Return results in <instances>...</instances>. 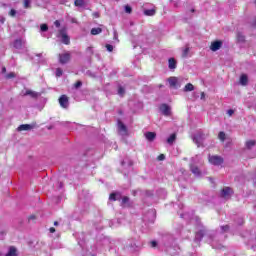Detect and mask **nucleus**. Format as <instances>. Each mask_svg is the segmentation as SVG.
I'll list each match as a JSON object with an SVG mask.
<instances>
[{"mask_svg": "<svg viewBox=\"0 0 256 256\" xmlns=\"http://www.w3.org/2000/svg\"><path fill=\"white\" fill-rule=\"evenodd\" d=\"M109 199L110 201H121V193H111Z\"/></svg>", "mask_w": 256, "mask_h": 256, "instance_id": "nucleus-17", "label": "nucleus"}, {"mask_svg": "<svg viewBox=\"0 0 256 256\" xmlns=\"http://www.w3.org/2000/svg\"><path fill=\"white\" fill-rule=\"evenodd\" d=\"M155 13H157L155 8L144 10V15H146L147 17H153V15H155Z\"/></svg>", "mask_w": 256, "mask_h": 256, "instance_id": "nucleus-21", "label": "nucleus"}, {"mask_svg": "<svg viewBox=\"0 0 256 256\" xmlns=\"http://www.w3.org/2000/svg\"><path fill=\"white\" fill-rule=\"evenodd\" d=\"M158 161H165V155L164 154H160L158 156Z\"/></svg>", "mask_w": 256, "mask_h": 256, "instance_id": "nucleus-43", "label": "nucleus"}, {"mask_svg": "<svg viewBox=\"0 0 256 256\" xmlns=\"http://www.w3.org/2000/svg\"><path fill=\"white\" fill-rule=\"evenodd\" d=\"M35 128V125L33 124H22L17 128V131H31L32 129Z\"/></svg>", "mask_w": 256, "mask_h": 256, "instance_id": "nucleus-12", "label": "nucleus"}, {"mask_svg": "<svg viewBox=\"0 0 256 256\" xmlns=\"http://www.w3.org/2000/svg\"><path fill=\"white\" fill-rule=\"evenodd\" d=\"M86 52L87 53H89L90 55H93V47H88L87 49H86Z\"/></svg>", "mask_w": 256, "mask_h": 256, "instance_id": "nucleus-42", "label": "nucleus"}, {"mask_svg": "<svg viewBox=\"0 0 256 256\" xmlns=\"http://www.w3.org/2000/svg\"><path fill=\"white\" fill-rule=\"evenodd\" d=\"M118 95H120V97H123V95H125V88H123L122 86H119Z\"/></svg>", "mask_w": 256, "mask_h": 256, "instance_id": "nucleus-33", "label": "nucleus"}, {"mask_svg": "<svg viewBox=\"0 0 256 256\" xmlns=\"http://www.w3.org/2000/svg\"><path fill=\"white\" fill-rule=\"evenodd\" d=\"M237 40L239 41V43H245V35H243V33H241V32H238Z\"/></svg>", "mask_w": 256, "mask_h": 256, "instance_id": "nucleus-26", "label": "nucleus"}, {"mask_svg": "<svg viewBox=\"0 0 256 256\" xmlns=\"http://www.w3.org/2000/svg\"><path fill=\"white\" fill-rule=\"evenodd\" d=\"M117 127H118L119 135H121L122 137H126L127 135H129L127 126L121 120H118Z\"/></svg>", "mask_w": 256, "mask_h": 256, "instance_id": "nucleus-4", "label": "nucleus"}, {"mask_svg": "<svg viewBox=\"0 0 256 256\" xmlns=\"http://www.w3.org/2000/svg\"><path fill=\"white\" fill-rule=\"evenodd\" d=\"M203 231H199L196 233V236H195V241H201V239H203Z\"/></svg>", "mask_w": 256, "mask_h": 256, "instance_id": "nucleus-30", "label": "nucleus"}, {"mask_svg": "<svg viewBox=\"0 0 256 256\" xmlns=\"http://www.w3.org/2000/svg\"><path fill=\"white\" fill-rule=\"evenodd\" d=\"M121 165H122V167H125V161L124 160L121 162Z\"/></svg>", "mask_w": 256, "mask_h": 256, "instance_id": "nucleus-53", "label": "nucleus"}, {"mask_svg": "<svg viewBox=\"0 0 256 256\" xmlns=\"http://www.w3.org/2000/svg\"><path fill=\"white\" fill-rule=\"evenodd\" d=\"M247 83H249V78L247 77L246 74H242L240 76V84H242L243 86L247 85Z\"/></svg>", "mask_w": 256, "mask_h": 256, "instance_id": "nucleus-19", "label": "nucleus"}, {"mask_svg": "<svg viewBox=\"0 0 256 256\" xmlns=\"http://www.w3.org/2000/svg\"><path fill=\"white\" fill-rule=\"evenodd\" d=\"M2 73H7V68L2 67Z\"/></svg>", "mask_w": 256, "mask_h": 256, "instance_id": "nucleus-50", "label": "nucleus"}, {"mask_svg": "<svg viewBox=\"0 0 256 256\" xmlns=\"http://www.w3.org/2000/svg\"><path fill=\"white\" fill-rule=\"evenodd\" d=\"M255 145H256V141H255V140H248V141H246V143H245V147H246V149H248V150L253 149V147H255Z\"/></svg>", "mask_w": 256, "mask_h": 256, "instance_id": "nucleus-18", "label": "nucleus"}, {"mask_svg": "<svg viewBox=\"0 0 256 256\" xmlns=\"http://www.w3.org/2000/svg\"><path fill=\"white\" fill-rule=\"evenodd\" d=\"M15 77H17V74H15V72H10L5 76L6 79H15Z\"/></svg>", "mask_w": 256, "mask_h": 256, "instance_id": "nucleus-32", "label": "nucleus"}, {"mask_svg": "<svg viewBox=\"0 0 256 256\" xmlns=\"http://www.w3.org/2000/svg\"><path fill=\"white\" fill-rule=\"evenodd\" d=\"M160 111L162 114H164L166 117H169L171 115V107L167 104H162L160 106Z\"/></svg>", "mask_w": 256, "mask_h": 256, "instance_id": "nucleus-11", "label": "nucleus"}, {"mask_svg": "<svg viewBox=\"0 0 256 256\" xmlns=\"http://www.w3.org/2000/svg\"><path fill=\"white\" fill-rule=\"evenodd\" d=\"M254 25H255V27H256V19L254 20Z\"/></svg>", "mask_w": 256, "mask_h": 256, "instance_id": "nucleus-58", "label": "nucleus"}, {"mask_svg": "<svg viewBox=\"0 0 256 256\" xmlns=\"http://www.w3.org/2000/svg\"><path fill=\"white\" fill-rule=\"evenodd\" d=\"M31 219H32V220H35V219H36L35 215L30 216V217H29V220H31Z\"/></svg>", "mask_w": 256, "mask_h": 256, "instance_id": "nucleus-52", "label": "nucleus"}, {"mask_svg": "<svg viewBox=\"0 0 256 256\" xmlns=\"http://www.w3.org/2000/svg\"><path fill=\"white\" fill-rule=\"evenodd\" d=\"M133 9L131 8V6L126 5L125 6V13H132Z\"/></svg>", "mask_w": 256, "mask_h": 256, "instance_id": "nucleus-37", "label": "nucleus"}, {"mask_svg": "<svg viewBox=\"0 0 256 256\" xmlns=\"http://www.w3.org/2000/svg\"><path fill=\"white\" fill-rule=\"evenodd\" d=\"M24 95L25 96L29 95V97H31L32 99H37V98L41 97V93L35 92L33 90H26Z\"/></svg>", "mask_w": 256, "mask_h": 256, "instance_id": "nucleus-14", "label": "nucleus"}, {"mask_svg": "<svg viewBox=\"0 0 256 256\" xmlns=\"http://www.w3.org/2000/svg\"><path fill=\"white\" fill-rule=\"evenodd\" d=\"M200 99H201L202 101H205V92H201Z\"/></svg>", "mask_w": 256, "mask_h": 256, "instance_id": "nucleus-46", "label": "nucleus"}, {"mask_svg": "<svg viewBox=\"0 0 256 256\" xmlns=\"http://www.w3.org/2000/svg\"><path fill=\"white\" fill-rule=\"evenodd\" d=\"M63 75V70L61 68L56 69V77H61Z\"/></svg>", "mask_w": 256, "mask_h": 256, "instance_id": "nucleus-35", "label": "nucleus"}, {"mask_svg": "<svg viewBox=\"0 0 256 256\" xmlns=\"http://www.w3.org/2000/svg\"><path fill=\"white\" fill-rule=\"evenodd\" d=\"M23 47V40L22 39H17L14 41V48L15 49H22Z\"/></svg>", "mask_w": 256, "mask_h": 256, "instance_id": "nucleus-22", "label": "nucleus"}, {"mask_svg": "<svg viewBox=\"0 0 256 256\" xmlns=\"http://www.w3.org/2000/svg\"><path fill=\"white\" fill-rule=\"evenodd\" d=\"M50 233H55V228L54 227L50 228Z\"/></svg>", "mask_w": 256, "mask_h": 256, "instance_id": "nucleus-51", "label": "nucleus"}, {"mask_svg": "<svg viewBox=\"0 0 256 256\" xmlns=\"http://www.w3.org/2000/svg\"><path fill=\"white\" fill-rule=\"evenodd\" d=\"M182 82H183V80L181 78H177L175 76L168 78V83H169L170 89H178V87H181Z\"/></svg>", "mask_w": 256, "mask_h": 256, "instance_id": "nucleus-2", "label": "nucleus"}, {"mask_svg": "<svg viewBox=\"0 0 256 256\" xmlns=\"http://www.w3.org/2000/svg\"><path fill=\"white\" fill-rule=\"evenodd\" d=\"M75 7H85V0H75Z\"/></svg>", "mask_w": 256, "mask_h": 256, "instance_id": "nucleus-27", "label": "nucleus"}, {"mask_svg": "<svg viewBox=\"0 0 256 256\" xmlns=\"http://www.w3.org/2000/svg\"><path fill=\"white\" fill-rule=\"evenodd\" d=\"M103 30L101 28H92L91 35H99Z\"/></svg>", "mask_w": 256, "mask_h": 256, "instance_id": "nucleus-29", "label": "nucleus"}, {"mask_svg": "<svg viewBox=\"0 0 256 256\" xmlns=\"http://www.w3.org/2000/svg\"><path fill=\"white\" fill-rule=\"evenodd\" d=\"M144 135H145V138L147 139V141H150V142L155 141V139L157 137V133H155V132H146Z\"/></svg>", "mask_w": 256, "mask_h": 256, "instance_id": "nucleus-15", "label": "nucleus"}, {"mask_svg": "<svg viewBox=\"0 0 256 256\" xmlns=\"http://www.w3.org/2000/svg\"><path fill=\"white\" fill-rule=\"evenodd\" d=\"M226 137H227V135L225 134V132H223V131L219 132V134H218V139H220V141H221L222 143L225 142Z\"/></svg>", "mask_w": 256, "mask_h": 256, "instance_id": "nucleus-28", "label": "nucleus"}, {"mask_svg": "<svg viewBox=\"0 0 256 256\" xmlns=\"http://www.w3.org/2000/svg\"><path fill=\"white\" fill-rule=\"evenodd\" d=\"M175 139H177V134H171L167 139L168 145H173V143H175Z\"/></svg>", "mask_w": 256, "mask_h": 256, "instance_id": "nucleus-25", "label": "nucleus"}, {"mask_svg": "<svg viewBox=\"0 0 256 256\" xmlns=\"http://www.w3.org/2000/svg\"><path fill=\"white\" fill-rule=\"evenodd\" d=\"M54 225H55V227H57V225H59V222L55 221Z\"/></svg>", "mask_w": 256, "mask_h": 256, "instance_id": "nucleus-54", "label": "nucleus"}, {"mask_svg": "<svg viewBox=\"0 0 256 256\" xmlns=\"http://www.w3.org/2000/svg\"><path fill=\"white\" fill-rule=\"evenodd\" d=\"M40 29L43 32L49 31V26H47V24H41Z\"/></svg>", "mask_w": 256, "mask_h": 256, "instance_id": "nucleus-34", "label": "nucleus"}, {"mask_svg": "<svg viewBox=\"0 0 256 256\" xmlns=\"http://www.w3.org/2000/svg\"><path fill=\"white\" fill-rule=\"evenodd\" d=\"M168 69H170V71L177 69V60H175V58L168 59Z\"/></svg>", "mask_w": 256, "mask_h": 256, "instance_id": "nucleus-13", "label": "nucleus"}, {"mask_svg": "<svg viewBox=\"0 0 256 256\" xmlns=\"http://www.w3.org/2000/svg\"><path fill=\"white\" fill-rule=\"evenodd\" d=\"M121 205H122V207H131V204L129 203V197L124 196L122 198Z\"/></svg>", "mask_w": 256, "mask_h": 256, "instance_id": "nucleus-23", "label": "nucleus"}, {"mask_svg": "<svg viewBox=\"0 0 256 256\" xmlns=\"http://www.w3.org/2000/svg\"><path fill=\"white\" fill-rule=\"evenodd\" d=\"M82 85H83V82L77 81V82L74 84V87H75V89H79V87H82Z\"/></svg>", "mask_w": 256, "mask_h": 256, "instance_id": "nucleus-38", "label": "nucleus"}, {"mask_svg": "<svg viewBox=\"0 0 256 256\" xmlns=\"http://www.w3.org/2000/svg\"><path fill=\"white\" fill-rule=\"evenodd\" d=\"M1 23H5V19L4 18L1 19Z\"/></svg>", "mask_w": 256, "mask_h": 256, "instance_id": "nucleus-55", "label": "nucleus"}, {"mask_svg": "<svg viewBox=\"0 0 256 256\" xmlns=\"http://www.w3.org/2000/svg\"><path fill=\"white\" fill-rule=\"evenodd\" d=\"M93 17L99 18V12H94Z\"/></svg>", "mask_w": 256, "mask_h": 256, "instance_id": "nucleus-48", "label": "nucleus"}, {"mask_svg": "<svg viewBox=\"0 0 256 256\" xmlns=\"http://www.w3.org/2000/svg\"><path fill=\"white\" fill-rule=\"evenodd\" d=\"M208 161L209 163H211V165H216V166L223 165V157L218 155L209 156Z\"/></svg>", "mask_w": 256, "mask_h": 256, "instance_id": "nucleus-6", "label": "nucleus"}, {"mask_svg": "<svg viewBox=\"0 0 256 256\" xmlns=\"http://www.w3.org/2000/svg\"><path fill=\"white\" fill-rule=\"evenodd\" d=\"M220 229H221V233H228L231 227L229 225H224V226H221Z\"/></svg>", "mask_w": 256, "mask_h": 256, "instance_id": "nucleus-31", "label": "nucleus"}, {"mask_svg": "<svg viewBox=\"0 0 256 256\" xmlns=\"http://www.w3.org/2000/svg\"><path fill=\"white\" fill-rule=\"evenodd\" d=\"M59 103L63 109H67L69 107V97H67V95H62L59 98Z\"/></svg>", "mask_w": 256, "mask_h": 256, "instance_id": "nucleus-9", "label": "nucleus"}, {"mask_svg": "<svg viewBox=\"0 0 256 256\" xmlns=\"http://www.w3.org/2000/svg\"><path fill=\"white\" fill-rule=\"evenodd\" d=\"M128 167H133V161L131 160L128 161Z\"/></svg>", "mask_w": 256, "mask_h": 256, "instance_id": "nucleus-49", "label": "nucleus"}, {"mask_svg": "<svg viewBox=\"0 0 256 256\" xmlns=\"http://www.w3.org/2000/svg\"><path fill=\"white\" fill-rule=\"evenodd\" d=\"M54 25H55V27H61V22H59V20H56L54 22Z\"/></svg>", "mask_w": 256, "mask_h": 256, "instance_id": "nucleus-45", "label": "nucleus"}, {"mask_svg": "<svg viewBox=\"0 0 256 256\" xmlns=\"http://www.w3.org/2000/svg\"><path fill=\"white\" fill-rule=\"evenodd\" d=\"M193 141L198 147H201V145H203V141H205V134L203 132H197L193 137Z\"/></svg>", "mask_w": 256, "mask_h": 256, "instance_id": "nucleus-7", "label": "nucleus"}, {"mask_svg": "<svg viewBox=\"0 0 256 256\" xmlns=\"http://www.w3.org/2000/svg\"><path fill=\"white\" fill-rule=\"evenodd\" d=\"M150 244L151 247H157V241H151Z\"/></svg>", "mask_w": 256, "mask_h": 256, "instance_id": "nucleus-47", "label": "nucleus"}, {"mask_svg": "<svg viewBox=\"0 0 256 256\" xmlns=\"http://www.w3.org/2000/svg\"><path fill=\"white\" fill-rule=\"evenodd\" d=\"M231 195H233V189L231 187H224L221 190L220 197L223 199H231Z\"/></svg>", "mask_w": 256, "mask_h": 256, "instance_id": "nucleus-8", "label": "nucleus"}, {"mask_svg": "<svg viewBox=\"0 0 256 256\" xmlns=\"http://www.w3.org/2000/svg\"><path fill=\"white\" fill-rule=\"evenodd\" d=\"M197 163H200L199 156H196L191 159L190 162V171L195 175V177H201L202 172L201 169H199V166H197Z\"/></svg>", "mask_w": 256, "mask_h": 256, "instance_id": "nucleus-1", "label": "nucleus"}, {"mask_svg": "<svg viewBox=\"0 0 256 256\" xmlns=\"http://www.w3.org/2000/svg\"><path fill=\"white\" fill-rule=\"evenodd\" d=\"M183 91L184 93H189V91H195V86H193L191 83H188L185 85Z\"/></svg>", "mask_w": 256, "mask_h": 256, "instance_id": "nucleus-20", "label": "nucleus"}, {"mask_svg": "<svg viewBox=\"0 0 256 256\" xmlns=\"http://www.w3.org/2000/svg\"><path fill=\"white\" fill-rule=\"evenodd\" d=\"M114 40L115 41H119V34H117V30L116 29H114Z\"/></svg>", "mask_w": 256, "mask_h": 256, "instance_id": "nucleus-41", "label": "nucleus"}, {"mask_svg": "<svg viewBox=\"0 0 256 256\" xmlns=\"http://www.w3.org/2000/svg\"><path fill=\"white\" fill-rule=\"evenodd\" d=\"M57 37H61L64 45H69V43H71V39L69 38V35H67V30L65 29L59 30Z\"/></svg>", "mask_w": 256, "mask_h": 256, "instance_id": "nucleus-3", "label": "nucleus"}, {"mask_svg": "<svg viewBox=\"0 0 256 256\" xmlns=\"http://www.w3.org/2000/svg\"><path fill=\"white\" fill-rule=\"evenodd\" d=\"M5 256H19L17 248L15 246H10Z\"/></svg>", "mask_w": 256, "mask_h": 256, "instance_id": "nucleus-16", "label": "nucleus"}, {"mask_svg": "<svg viewBox=\"0 0 256 256\" xmlns=\"http://www.w3.org/2000/svg\"><path fill=\"white\" fill-rule=\"evenodd\" d=\"M209 180L213 183V178H209Z\"/></svg>", "mask_w": 256, "mask_h": 256, "instance_id": "nucleus-57", "label": "nucleus"}, {"mask_svg": "<svg viewBox=\"0 0 256 256\" xmlns=\"http://www.w3.org/2000/svg\"><path fill=\"white\" fill-rule=\"evenodd\" d=\"M9 15L10 17H15V15H17V11L15 9H11Z\"/></svg>", "mask_w": 256, "mask_h": 256, "instance_id": "nucleus-39", "label": "nucleus"}, {"mask_svg": "<svg viewBox=\"0 0 256 256\" xmlns=\"http://www.w3.org/2000/svg\"><path fill=\"white\" fill-rule=\"evenodd\" d=\"M221 47H223V41L221 40H217L211 43L210 45V50L211 51H219V49H221Z\"/></svg>", "mask_w": 256, "mask_h": 256, "instance_id": "nucleus-10", "label": "nucleus"}, {"mask_svg": "<svg viewBox=\"0 0 256 256\" xmlns=\"http://www.w3.org/2000/svg\"><path fill=\"white\" fill-rule=\"evenodd\" d=\"M1 235H5V232L2 231V232H1Z\"/></svg>", "mask_w": 256, "mask_h": 256, "instance_id": "nucleus-59", "label": "nucleus"}, {"mask_svg": "<svg viewBox=\"0 0 256 256\" xmlns=\"http://www.w3.org/2000/svg\"><path fill=\"white\" fill-rule=\"evenodd\" d=\"M233 113H235V111L233 109H229L227 111V114L229 115V117H231L233 115Z\"/></svg>", "mask_w": 256, "mask_h": 256, "instance_id": "nucleus-44", "label": "nucleus"}, {"mask_svg": "<svg viewBox=\"0 0 256 256\" xmlns=\"http://www.w3.org/2000/svg\"><path fill=\"white\" fill-rule=\"evenodd\" d=\"M58 59L61 65H66V63H69V61H71V53L65 52V53L59 54Z\"/></svg>", "mask_w": 256, "mask_h": 256, "instance_id": "nucleus-5", "label": "nucleus"}, {"mask_svg": "<svg viewBox=\"0 0 256 256\" xmlns=\"http://www.w3.org/2000/svg\"><path fill=\"white\" fill-rule=\"evenodd\" d=\"M106 49H107V51H109V53L113 52V45L107 44Z\"/></svg>", "mask_w": 256, "mask_h": 256, "instance_id": "nucleus-40", "label": "nucleus"}, {"mask_svg": "<svg viewBox=\"0 0 256 256\" xmlns=\"http://www.w3.org/2000/svg\"><path fill=\"white\" fill-rule=\"evenodd\" d=\"M30 5H31V1L30 0H24V7H25V9H29Z\"/></svg>", "mask_w": 256, "mask_h": 256, "instance_id": "nucleus-36", "label": "nucleus"}, {"mask_svg": "<svg viewBox=\"0 0 256 256\" xmlns=\"http://www.w3.org/2000/svg\"><path fill=\"white\" fill-rule=\"evenodd\" d=\"M191 13H195V9H191Z\"/></svg>", "mask_w": 256, "mask_h": 256, "instance_id": "nucleus-56", "label": "nucleus"}, {"mask_svg": "<svg viewBox=\"0 0 256 256\" xmlns=\"http://www.w3.org/2000/svg\"><path fill=\"white\" fill-rule=\"evenodd\" d=\"M189 51H190V48H189V44H187L185 46L184 49H182V57L185 59L189 56Z\"/></svg>", "mask_w": 256, "mask_h": 256, "instance_id": "nucleus-24", "label": "nucleus"}]
</instances>
